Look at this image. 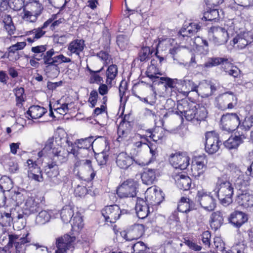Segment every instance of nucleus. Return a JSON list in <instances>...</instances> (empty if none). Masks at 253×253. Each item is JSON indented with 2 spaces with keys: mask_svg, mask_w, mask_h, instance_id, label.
I'll use <instances>...</instances> for the list:
<instances>
[{
  "mask_svg": "<svg viewBox=\"0 0 253 253\" xmlns=\"http://www.w3.org/2000/svg\"><path fill=\"white\" fill-rule=\"evenodd\" d=\"M175 113L181 116L182 119L184 116L187 121L197 125L205 120L207 117L208 111L206 108L201 104L182 100L177 102Z\"/></svg>",
  "mask_w": 253,
  "mask_h": 253,
  "instance_id": "1",
  "label": "nucleus"
},
{
  "mask_svg": "<svg viewBox=\"0 0 253 253\" xmlns=\"http://www.w3.org/2000/svg\"><path fill=\"white\" fill-rule=\"evenodd\" d=\"M61 139V138H59L58 140L57 138H56L54 142L53 137L48 138L45 143L44 147L38 153L39 157L41 158L52 154L53 160L55 163L61 164L67 162L68 155L70 154L69 152L70 148L69 147L68 150H66L59 144H57V145H55V143H57V142Z\"/></svg>",
  "mask_w": 253,
  "mask_h": 253,
  "instance_id": "2",
  "label": "nucleus"
},
{
  "mask_svg": "<svg viewBox=\"0 0 253 253\" xmlns=\"http://www.w3.org/2000/svg\"><path fill=\"white\" fill-rule=\"evenodd\" d=\"M214 191L222 205L227 206L232 203L234 187L229 181L218 178Z\"/></svg>",
  "mask_w": 253,
  "mask_h": 253,
  "instance_id": "3",
  "label": "nucleus"
},
{
  "mask_svg": "<svg viewBox=\"0 0 253 253\" xmlns=\"http://www.w3.org/2000/svg\"><path fill=\"white\" fill-rule=\"evenodd\" d=\"M238 98L232 91H227L219 95L215 98V106L221 110H231L237 104Z\"/></svg>",
  "mask_w": 253,
  "mask_h": 253,
  "instance_id": "4",
  "label": "nucleus"
},
{
  "mask_svg": "<svg viewBox=\"0 0 253 253\" xmlns=\"http://www.w3.org/2000/svg\"><path fill=\"white\" fill-rule=\"evenodd\" d=\"M76 237L65 234L56 239L54 253H72L75 249Z\"/></svg>",
  "mask_w": 253,
  "mask_h": 253,
  "instance_id": "5",
  "label": "nucleus"
},
{
  "mask_svg": "<svg viewBox=\"0 0 253 253\" xmlns=\"http://www.w3.org/2000/svg\"><path fill=\"white\" fill-rule=\"evenodd\" d=\"M8 239L9 241L7 246L0 249V253H10L9 247H12L13 245L15 247V253H25V244L28 242L26 237H20L16 234H9Z\"/></svg>",
  "mask_w": 253,
  "mask_h": 253,
  "instance_id": "6",
  "label": "nucleus"
},
{
  "mask_svg": "<svg viewBox=\"0 0 253 253\" xmlns=\"http://www.w3.org/2000/svg\"><path fill=\"white\" fill-rule=\"evenodd\" d=\"M138 184L133 179L124 181L117 190V194L121 198L134 197L136 195Z\"/></svg>",
  "mask_w": 253,
  "mask_h": 253,
  "instance_id": "7",
  "label": "nucleus"
},
{
  "mask_svg": "<svg viewBox=\"0 0 253 253\" xmlns=\"http://www.w3.org/2000/svg\"><path fill=\"white\" fill-rule=\"evenodd\" d=\"M210 40L217 46L227 42L228 34L226 29L223 27L213 26L210 30Z\"/></svg>",
  "mask_w": 253,
  "mask_h": 253,
  "instance_id": "8",
  "label": "nucleus"
},
{
  "mask_svg": "<svg viewBox=\"0 0 253 253\" xmlns=\"http://www.w3.org/2000/svg\"><path fill=\"white\" fill-rule=\"evenodd\" d=\"M240 125V120L236 113H226L222 116L220 120L221 127L228 132L239 127Z\"/></svg>",
  "mask_w": 253,
  "mask_h": 253,
  "instance_id": "9",
  "label": "nucleus"
},
{
  "mask_svg": "<svg viewBox=\"0 0 253 253\" xmlns=\"http://www.w3.org/2000/svg\"><path fill=\"white\" fill-rule=\"evenodd\" d=\"M208 160L204 155L196 157L192 162L191 171L192 175L197 179L204 177V174L207 169Z\"/></svg>",
  "mask_w": 253,
  "mask_h": 253,
  "instance_id": "10",
  "label": "nucleus"
},
{
  "mask_svg": "<svg viewBox=\"0 0 253 253\" xmlns=\"http://www.w3.org/2000/svg\"><path fill=\"white\" fill-rule=\"evenodd\" d=\"M196 199L201 206L206 211H212L216 207L215 199L204 190H199L197 192Z\"/></svg>",
  "mask_w": 253,
  "mask_h": 253,
  "instance_id": "11",
  "label": "nucleus"
},
{
  "mask_svg": "<svg viewBox=\"0 0 253 253\" xmlns=\"http://www.w3.org/2000/svg\"><path fill=\"white\" fill-rule=\"evenodd\" d=\"M205 150L210 154L216 153L219 149L221 142L218 134L214 131H209L205 135Z\"/></svg>",
  "mask_w": 253,
  "mask_h": 253,
  "instance_id": "12",
  "label": "nucleus"
},
{
  "mask_svg": "<svg viewBox=\"0 0 253 253\" xmlns=\"http://www.w3.org/2000/svg\"><path fill=\"white\" fill-rule=\"evenodd\" d=\"M126 212L125 210H121L117 205L106 206L102 210V214L108 222L115 223L120 218L122 213Z\"/></svg>",
  "mask_w": 253,
  "mask_h": 253,
  "instance_id": "13",
  "label": "nucleus"
},
{
  "mask_svg": "<svg viewBox=\"0 0 253 253\" xmlns=\"http://www.w3.org/2000/svg\"><path fill=\"white\" fill-rule=\"evenodd\" d=\"M190 159L185 154H172L169 158V162L176 169H185L189 165Z\"/></svg>",
  "mask_w": 253,
  "mask_h": 253,
  "instance_id": "14",
  "label": "nucleus"
},
{
  "mask_svg": "<svg viewBox=\"0 0 253 253\" xmlns=\"http://www.w3.org/2000/svg\"><path fill=\"white\" fill-rule=\"evenodd\" d=\"M25 166L28 169V176L30 179L38 182L43 180L42 170L36 161L28 159Z\"/></svg>",
  "mask_w": 253,
  "mask_h": 253,
  "instance_id": "15",
  "label": "nucleus"
},
{
  "mask_svg": "<svg viewBox=\"0 0 253 253\" xmlns=\"http://www.w3.org/2000/svg\"><path fill=\"white\" fill-rule=\"evenodd\" d=\"M28 197V195L25 192L12 191L10 193L9 198L7 199L5 197L3 196V205H6V207L18 206L21 204L24 201H26Z\"/></svg>",
  "mask_w": 253,
  "mask_h": 253,
  "instance_id": "16",
  "label": "nucleus"
},
{
  "mask_svg": "<svg viewBox=\"0 0 253 253\" xmlns=\"http://www.w3.org/2000/svg\"><path fill=\"white\" fill-rule=\"evenodd\" d=\"M253 41L252 36L248 32H244L236 36L233 39L231 44L234 48L241 50L245 48Z\"/></svg>",
  "mask_w": 253,
  "mask_h": 253,
  "instance_id": "17",
  "label": "nucleus"
},
{
  "mask_svg": "<svg viewBox=\"0 0 253 253\" xmlns=\"http://www.w3.org/2000/svg\"><path fill=\"white\" fill-rule=\"evenodd\" d=\"M42 201L35 197H28L26 199L24 210L26 214H32L39 211L42 209Z\"/></svg>",
  "mask_w": 253,
  "mask_h": 253,
  "instance_id": "18",
  "label": "nucleus"
},
{
  "mask_svg": "<svg viewBox=\"0 0 253 253\" xmlns=\"http://www.w3.org/2000/svg\"><path fill=\"white\" fill-rule=\"evenodd\" d=\"M144 233V226L142 224H135L127 232H123L121 235L126 241H131L141 237Z\"/></svg>",
  "mask_w": 253,
  "mask_h": 253,
  "instance_id": "19",
  "label": "nucleus"
},
{
  "mask_svg": "<svg viewBox=\"0 0 253 253\" xmlns=\"http://www.w3.org/2000/svg\"><path fill=\"white\" fill-rule=\"evenodd\" d=\"M165 130L160 126H156L152 129L146 130V134L140 135L141 138H144L148 141V138L152 139L154 141L160 143L165 137Z\"/></svg>",
  "mask_w": 253,
  "mask_h": 253,
  "instance_id": "20",
  "label": "nucleus"
},
{
  "mask_svg": "<svg viewBox=\"0 0 253 253\" xmlns=\"http://www.w3.org/2000/svg\"><path fill=\"white\" fill-rule=\"evenodd\" d=\"M85 47L84 41L82 39H76L69 43L68 45V55L75 54L81 58V54Z\"/></svg>",
  "mask_w": 253,
  "mask_h": 253,
  "instance_id": "21",
  "label": "nucleus"
},
{
  "mask_svg": "<svg viewBox=\"0 0 253 253\" xmlns=\"http://www.w3.org/2000/svg\"><path fill=\"white\" fill-rule=\"evenodd\" d=\"M133 161L132 157L124 152L120 153L116 157V165L121 169H127L133 164Z\"/></svg>",
  "mask_w": 253,
  "mask_h": 253,
  "instance_id": "22",
  "label": "nucleus"
},
{
  "mask_svg": "<svg viewBox=\"0 0 253 253\" xmlns=\"http://www.w3.org/2000/svg\"><path fill=\"white\" fill-rule=\"evenodd\" d=\"M248 219L247 215L240 211H235L232 212L229 218L230 222L236 228H240L248 221Z\"/></svg>",
  "mask_w": 253,
  "mask_h": 253,
  "instance_id": "23",
  "label": "nucleus"
},
{
  "mask_svg": "<svg viewBox=\"0 0 253 253\" xmlns=\"http://www.w3.org/2000/svg\"><path fill=\"white\" fill-rule=\"evenodd\" d=\"M200 26L196 23H191L186 28L183 27L179 32L177 39L182 40L185 37L186 40L189 39L191 36L197 32Z\"/></svg>",
  "mask_w": 253,
  "mask_h": 253,
  "instance_id": "24",
  "label": "nucleus"
},
{
  "mask_svg": "<svg viewBox=\"0 0 253 253\" xmlns=\"http://www.w3.org/2000/svg\"><path fill=\"white\" fill-rule=\"evenodd\" d=\"M66 142L68 147L71 148L69 152H70V154H73L77 159H80L82 158H85L89 155L90 150L81 147H77V145L74 144L73 143L69 141L68 139L66 140Z\"/></svg>",
  "mask_w": 253,
  "mask_h": 253,
  "instance_id": "25",
  "label": "nucleus"
},
{
  "mask_svg": "<svg viewBox=\"0 0 253 253\" xmlns=\"http://www.w3.org/2000/svg\"><path fill=\"white\" fill-rule=\"evenodd\" d=\"M246 138V136L244 134L239 133L238 135H232L224 142V145L229 150L237 149L241 144L244 142V140Z\"/></svg>",
  "mask_w": 253,
  "mask_h": 253,
  "instance_id": "26",
  "label": "nucleus"
},
{
  "mask_svg": "<svg viewBox=\"0 0 253 253\" xmlns=\"http://www.w3.org/2000/svg\"><path fill=\"white\" fill-rule=\"evenodd\" d=\"M135 211L138 218L141 219L146 217L150 212L149 207L146 201L140 198L137 199Z\"/></svg>",
  "mask_w": 253,
  "mask_h": 253,
  "instance_id": "27",
  "label": "nucleus"
},
{
  "mask_svg": "<svg viewBox=\"0 0 253 253\" xmlns=\"http://www.w3.org/2000/svg\"><path fill=\"white\" fill-rule=\"evenodd\" d=\"M57 214L53 211H41L36 216V223L40 225H43L49 222L51 219L56 218V215Z\"/></svg>",
  "mask_w": 253,
  "mask_h": 253,
  "instance_id": "28",
  "label": "nucleus"
},
{
  "mask_svg": "<svg viewBox=\"0 0 253 253\" xmlns=\"http://www.w3.org/2000/svg\"><path fill=\"white\" fill-rule=\"evenodd\" d=\"M46 112L47 110L44 107L33 105L29 108L26 117L29 119H37L41 118Z\"/></svg>",
  "mask_w": 253,
  "mask_h": 253,
  "instance_id": "29",
  "label": "nucleus"
},
{
  "mask_svg": "<svg viewBox=\"0 0 253 253\" xmlns=\"http://www.w3.org/2000/svg\"><path fill=\"white\" fill-rule=\"evenodd\" d=\"M178 82V85L181 87V89L184 92L185 94L187 95L191 91H198V86L191 80L187 79L186 77L179 80Z\"/></svg>",
  "mask_w": 253,
  "mask_h": 253,
  "instance_id": "30",
  "label": "nucleus"
},
{
  "mask_svg": "<svg viewBox=\"0 0 253 253\" xmlns=\"http://www.w3.org/2000/svg\"><path fill=\"white\" fill-rule=\"evenodd\" d=\"M238 203L245 208L253 207V194L249 191H243L237 198Z\"/></svg>",
  "mask_w": 253,
  "mask_h": 253,
  "instance_id": "31",
  "label": "nucleus"
},
{
  "mask_svg": "<svg viewBox=\"0 0 253 253\" xmlns=\"http://www.w3.org/2000/svg\"><path fill=\"white\" fill-rule=\"evenodd\" d=\"M223 64H226L227 65H230L229 60L226 57H213L210 58L204 64L199 65L198 66L210 68L219 65H223Z\"/></svg>",
  "mask_w": 253,
  "mask_h": 253,
  "instance_id": "32",
  "label": "nucleus"
},
{
  "mask_svg": "<svg viewBox=\"0 0 253 253\" xmlns=\"http://www.w3.org/2000/svg\"><path fill=\"white\" fill-rule=\"evenodd\" d=\"M198 86V89H199L202 91L201 93L205 97L211 96L216 90V87L214 84L207 82L201 83Z\"/></svg>",
  "mask_w": 253,
  "mask_h": 253,
  "instance_id": "33",
  "label": "nucleus"
},
{
  "mask_svg": "<svg viewBox=\"0 0 253 253\" xmlns=\"http://www.w3.org/2000/svg\"><path fill=\"white\" fill-rule=\"evenodd\" d=\"M141 177L144 184H152L156 179V170L150 169H145L142 173Z\"/></svg>",
  "mask_w": 253,
  "mask_h": 253,
  "instance_id": "34",
  "label": "nucleus"
},
{
  "mask_svg": "<svg viewBox=\"0 0 253 253\" xmlns=\"http://www.w3.org/2000/svg\"><path fill=\"white\" fill-rule=\"evenodd\" d=\"M175 181L177 186L180 189L187 190L190 188L191 180L188 176L180 175L177 177Z\"/></svg>",
  "mask_w": 253,
  "mask_h": 253,
  "instance_id": "35",
  "label": "nucleus"
},
{
  "mask_svg": "<svg viewBox=\"0 0 253 253\" xmlns=\"http://www.w3.org/2000/svg\"><path fill=\"white\" fill-rule=\"evenodd\" d=\"M71 225L72 229L76 232H79L84 226V223L81 213L77 211L72 217Z\"/></svg>",
  "mask_w": 253,
  "mask_h": 253,
  "instance_id": "36",
  "label": "nucleus"
},
{
  "mask_svg": "<svg viewBox=\"0 0 253 253\" xmlns=\"http://www.w3.org/2000/svg\"><path fill=\"white\" fill-rule=\"evenodd\" d=\"M26 5L30 11L39 16L41 15L43 10V4L39 0H29Z\"/></svg>",
  "mask_w": 253,
  "mask_h": 253,
  "instance_id": "37",
  "label": "nucleus"
},
{
  "mask_svg": "<svg viewBox=\"0 0 253 253\" xmlns=\"http://www.w3.org/2000/svg\"><path fill=\"white\" fill-rule=\"evenodd\" d=\"M74 215L73 209L69 206H66L61 211V218L63 222L67 223L71 221L72 217Z\"/></svg>",
  "mask_w": 253,
  "mask_h": 253,
  "instance_id": "38",
  "label": "nucleus"
},
{
  "mask_svg": "<svg viewBox=\"0 0 253 253\" xmlns=\"http://www.w3.org/2000/svg\"><path fill=\"white\" fill-rule=\"evenodd\" d=\"M193 42L196 45L198 51H200L201 48H203L202 53L204 55L208 54L209 52V44L207 41L198 36L195 38Z\"/></svg>",
  "mask_w": 253,
  "mask_h": 253,
  "instance_id": "39",
  "label": "nucleus"
},
{
  "mask_svg": "<svg viewBox=\"0 0 253 253\" xmlns=\"http://www.w3.org/2000/svg\"><path fill=\"white\" fill-rule=\"evenodd\" d=\"M157 61L155 59H153L151 61V64L148 67L146 71V75L151 80L158 78L157 75H161L159 68L156 65Z\"/></svg>",
  "mask_w": 253,
  "mask_h": 253,
  "instance_id": "40",
  "label": "nucleus"
},
{
  "mask_svg": "<svg viewBox=\"0 0 253 253\" xmlns=\"http://www.w3.org/2000/svg\"><path fill=\"white\" fill-rule=\"evenodd\" d=\"M230 65H227L226 64H223L222 68L224 72L229 75L235 78L240 77L241 74L240 70L236 66H234L231 62L229 61Z\"/></svg>",
  "mask_w": 253,
  "mask_h": 253,
  "instance_id": "41",
  "label": "nucleus"
},
{
  "mask_svg": "<svg viewBox=\"0 0 253 253\" xmlns=\"http://www.w3.org/2000/svg\"><path fill=\"white\" fill-rule=\"evenodd\" d=\"M95 140V139H94L93 136H89L84 138L77 139L73 144L77 145V147L90 150V148L92 147Z\"/></svg>",
  "mask_w": 253,
  "mask_h": 253,
  "instance_id": "42",
  "label": "nucleus"
},
{
  "mask_svg": "<svg viewBox=\"0 0 253 253\" xmlns=\"http://www.w3.org/2000/svg\"><path fill=\"white\" fill-rule=\"evenodd\" d=\"M56 18V15L53 14L51 17L46 20L42 25V28H46L50 25V29L54 30L56 28L63 23L65 21L64 18H60L58 20H54Z\"/></svg>",
  "mask_w": 253,
  "mask_h": 253,
  "instance_id": "43",
  "label": "nucleus"
},
{
  "mask_svg": "<svg viewBox=\"0 0 253 253\" xmlns=\"http://www.w3.org/2000/svg\"><path fill=\"white\" fill-rule=\"evenodd\" d=\"M192 202L188 198L182 197L178 205L177 209L181 212H187L193 209Z\"/></svg>",
  "mask_w": 253,
  "mask_h": 253,
  "instance_id": "44",
  "label": "nucleus"
},
{
  "mask_svg": "<svg viewBox=\"0 0 253 253\" xmlns=\"http://www.w3.org/2000/svg\"><path fill=\"white\" fill-rule=\"evenodd\" d=\"M249 184V180L245 179L244 175L242 173L238 175L235 178L234 177V185L236 189L239 190H242L243 188L246 187Z\"/></svg>",
  "mask_w": 253,
  "mask_h": 253,
  "instance_id": "45",
  "label": "nucleus"
},
{
  "mask_svg": "<svg viewBox=\"0 0 253 253\" xmlns=\"http://www.w3.org/2000/svg\"><path fill=\"white\" fill-rule=\"evenodd\" d=\"M44 71L50 77H57L60 73V69L57 63H52L45 65Z\"/></svg>",
  "mask_w": 253,
  "mask_h": 253,
  "instance_id": "46",
  "label": "nucleus"
},
{
  "mask_svg": "<svg viewBox=\"0 0 253 253\" xmlns=\"http://www.w3.org/2000/svg\"><path fill=\"white\" fill-rule=\"evenodd\" d=\"M118 74V68L117 65L112 64L110 65L106 71V83L111 84L112 81L115 79Z\"/></svg>",
  "mask_w": 253,
  "mask_h": 253,
  "instance_id": "47",
  "label": "nucleus"
},
{
  "mask_svg": "<svg viewBox=\"0 0 253 253\" xmlns=\"http://www.w3.org/2000/svg\"><path fill=\"white\" fill-rule=\"evenodd\" d=\"M219 18V12L217 9H211L210 10L206 11L204 13L202 19L205 21H216Z\"/></svg>",
  "mask_w": 253,
  "mask_h": 253,
  "instance_id": "48",
  "label": "nucleus"
},
{
  "mask_svg": "<svg viewBox=\"0 0 253 253\" xmlns=\"http://www.w3.org/2000/svg\"><path fill=\"white\" fill-rule=\"evenodd\" d=\"M16 96V105L21 107L22 103L25 101L26 96L24 94V89L22 87H16L13 90Z\"/></svg>",
  "mask_w": 253,
  "mask_h": 253,
  "instance_id": "49",
  "label": "nucleus"
},
{
  "mask_svg": "<svg viewBox=\"0 0 253 253\" xmlns=\"http://www.w3.org/2000/svg\"><path fill=\"white\" fill-rule=\"evenodd\" d=\"M87 70L90 74V83L100 84L103 82V78L100 76V73L103 70L102 68L101 69L96 71H94L90 69L88 67H87Z\"/></svg>",
  "mask_w": 253,
  "mask_h": 253,
  "instance_id": "50",
  "label": "nucleus"
},
{
  "mask_svg": "<svg viewBox=\"0 0 253 253\" xmlns=\"http://www.w3.org/2000/svg\"><path fill=\"white\" fill-rule=\"evenodd\" d=\"M14 211H15V209L12 208L10 209L9 212H3L0 213L2 221L4 222L5 225L7 224L10 226V223L13 221V219H15Z\"/></svg>",
  "mask_w": 253,
  "mask_h": 253,
  "instance_id": "51",
  "label": "nucleus"
},
{
  "mask_svg": "<svg viewBox=\"0 0 253 253\" xmlns=\"http://www.w3.org/2000/svg\"><path fill=\"white\" fill-rule=\"evenodd\" d=\"M13 187L12 180L7 176H3L0 179V188L3 191H9Z\"/></svg>",
  "mask_w": 253,
  "mask_h": 253,
  "instance_id": "52",
  "label": "nucleus"
},
{
  "mask_svg": "<svg viewBox=\"0 0 253 253\" xmlns=\"http://www.w3.org/2000/svg\"><path fill=\"white\" fill-rule=\"evenodd\" d=\"M174 42L173 39L168 38L165 36L159 38V42L157 44L158 48L165 49L167 47L172 45Z\"/></svg>",
  "mask_w": 253,
  "mask_h": 253,
  "instance_id": "53",
  "label": "nucleus"
},
{
  "mask_svg": "<svg viewBox=\"0 0 253 253\" xmlns=\"http://www.w3.org/2000/svg\"><path fill=\"white\" fill-rule=\"evenodd\" d=\"M39 16L38 15H36V13L30 10H26L25 8L23 9L22 18L24 21L31 23H35L37 20Z\"/></svg>",
  "mask_w": 253,
  "mask_h": 253,
  "instance_id": "54",
  "label": "nucleus"
},
{
  "mask_svg": "<svg viewBox=\"0 0 253 253\" xmlns=\"http://www.w3.org/2000/svg\"><path fill=\"white\" fill-rule=\"evenodd\" d=\"M253 126V116L249 115L247 116L244 121L241 123L239 126V128L244 129L246 131L249 130Z\"/></svg>",
  "mask_w": 253,
  "mask_h": 253,
  "instance_id": "55",
  "label": "nucleus"
},
{
  "mask_svg": "<svg viewBox=\"0 0 253 253\" xmlns=\"http://www.w3.org/2000/svg\"><path fill=\"white\" fill-rule=\"evenodd\" d=\"M152 53V51L149 47H143L139 52L137 60L141 62L146 61L150 58Z\"/></svg>",
  "mask_w": 253,
  "mask_h": 253,
  "instance_id": "56",
  "label": "nucleus"
},
{
  "mask_svg": "<svg viewBox=\"0 0 253 253\" xmlns=\"http://www.w3.org/2000/svg\"><path fill=\"white\" fill-rule=\"evenodd\" d=\"M117 43L122 50L126 49L129 43V38L125 35H120L117 36Z\"/></svg>",
  "mask_w": 253,
  "mask_h": 253,
  "instance_id": "57",
  "label": "nucleus"
},
{
  "mask_svg": "<svg viewBox=\"0 0 253 253\" xmlns=\"http://www.w3.org/2000/svg\"><path fill=\"white\" fill-rule=\"evenodd\" d=\"M133 253H147L149 248L143 242H138L132 246Z\"/></svg>",
  "mask_w": 253,
  "mask_h": 253,
  "instance_id": "58",
  "label": "nucleus"
},
{
  "mask_svg": "<svg viewBox=\"0 0 253 253\" xmlns=\"http://www.w3.org/2000/svg\"><path fill=\"white\" fill-rule=\"evenodd\" d=\"M160 80L162 83H165V86L166 88L169 87L171 88L176 87V85H178L179 82L177 79H170L168 77H161Z\"/></svg>",
  "mask_w": 253,
  "mask_h": 253,
  "instance_id": "59",
  "label": "nucleus"
},
{
  "mask_svg": "<svg viewBox=\"0 0 253 253\" xmlns=\"http://www.w3.org/2000/svg\"><path fill=\"white\" fill-rule=\"evenodd\" d=\"M15 218H17V220L14 222L13 227L16 228L18 230L23 229L25 226V222L23 214L22 213H19L16 215L15 214Z\"/></svg>",
  "mask_w": 253,
  "mask_h": 253,
  "instance_id": "60",
  "label": "nucleus"
},
{
  "mask_svg": "<svg viewBox=\"0 0 253 253\" xmlns=\"http://www.w3.org/2000/svg\"><path fill=\"white\" fill-rule=\"evenodd\" d=\"M54 51L51 49L47 51L45 54L42 55V59L45 65L47 64H51L52 63H56L55 61V56L53 57L54 54Z\"/></svg>",
  "mask_w": 253,
  "mask_h": 253,
  "instance_id": "61",
  "label": "nucleus"
},
{
  "mask_svg": "<svg viewBox=\"0 0 253 253\" xmlns=\"http://www.w3.org/2000/svg\"><path fill=\"white\" fill-rule=\"evenodd\" d=\"M45 28H42V26L40 28L34 29L31 31L27 32V35H33L35 39L37 41L45 34V31H43V29Z\"/></svg>",
  "mask_w": 253,
  "mask_h": 253,
  "instance_id": "62",
  "label": "nucleus"
},
{
  "mask_svg": "<svg viewBox=\"0 0 253 253\" xmlns=\"http://www.w3.org/2000/svg\"><path fill=\"white\" fill-rule=\"evenodd\" d=\"M164 253H177L175 247L172 241H166L164 244Z\"/></svg>",
  "mask_w": 253,
  "mask_h": 253,
  "instance_id": "63",
  "label": "nucleus"
},
{
  "mask_svg": "<svg viewBox=\"0 0 253 253\" xmlns=\"http://www.w3.org/2000/svg\"><path fill=\"white\" fill-rule=\"evenodd\" d=\"M211 235L209 231L204 232L202 235V241L205 249H208L211 245Z\"/></svg>",
  "mask_w": 253,
  "mask_h": 253,
  "instance_id": "64",
  "label": "nucleus"
}]
</instances>
